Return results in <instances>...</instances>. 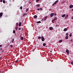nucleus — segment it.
<instances>
[{
  "mask_svg": "<svg viewBox=\"0 0 73 73\" xmlns=\"http://www.w3.org/2000/svg\"><path fill=\"white\" fill-rule=\"evenodd\" d=\"M54 15V14L53 13H52L50 15V17H53Z\"/></svg>",
  "mask_w": 73,
  "mask_h": 73,
  "instance_id": "3",
  "label": "nucleus"
},
{
  "mask_svg": "<svg viewBox=\"0 0 73 73\" xmlns=\"http://www.w3.org/2000/svg\"><path fill=\"white\" fill-rule=\"evenodd\" d=\"M3 3L4 4H5V0H3Z\"/></svg>",
  "mask_w": 73,
  "mask_h": 73,
  "instance_id": "24",
  "label": "nucleus"
},
{
  "mask_svg": "<svg viewBox=\"0 0 73 73\" xmlns=\"http://www.w3.org/2000/svg\"><path fill=\"white\" fill-rule=\"evenodd\" d=\"M34 18H35V19H37V16L36 15H35L33 17Z\"/></svg>",
  "mask_w": 73,
  "mask_h": 73,
  "instance_id": "5",
  "label": "nucleus"
},
{
  "mask_svg": "<svg viewBox=\"0 0 73 73\" xmlns=\"http://www.w3.org/2000/svg\"><path fill=\"white\" fill-rule=\"evenodd\" d=\"M40 5H36V7H40Z\"/></svg>",
  "mask_w": 73,
  "mask_h": 73,
  "instance_id": "17",
  "label": "nucleus"
},
{
  "mask_svg": "<svg viewBox=\"0 0 73 73\" xmlns=\"http://www.w3.org/2000/svg\"><path fill=\"white\" fill-rule=\"evenodd\" d=\"M15 29L16 31H17V29H18V27H15Z\"/></svg>",
  "mask_w": 73,
  "mask_h": 73,
  "instance_id": "14",
  "label": "nucleus"
},
{
  "mask_svg": "<svg viewBox=\"0 0 73 73\" xmlns=\"http://www.w3.org/2000/svg\"><path fill=\"white\" fill-rule=\"evenodd\" d=\"M41 38L42 41H45V38H44L43 36H42L41 37Z\"/></svg>",
  "mask_w": 73,
  "mask_h": 73,
  "instance_id": "1",
  "label": "nucleus"
},
{
  "mask_svg": "<svg viewBox=\"0 0 73 73\" xmlns=\"http://www.w3.org/2000/svg\"><path fill=\"white\" fill-rule=\"evenodd\" d=\"M19 61L18 60H16L15 61V63H16L17 62Z\"/></svg>",
  "mask_w": 73,
  "mask_h": 73,
  "instance_id": "38",
  "label": "nucleus"
},
{
  "mask_svg": "<svg viewBox=\"0 0 73 73\" xmlns=\"http://www.w3.org/2000/svg\"><path fill=\"white\" fill-rule=\"evenodd\" d=\"M33 1V0H32Z\"/></svg>",
  "mask_w": 73,
  "mask_h": 73,
  "instance_id": "52",
  "label": "nucleus"
},
{
  "mask_svg": "<svg viewBox=\"0 0 73 73\" xmlns=\"http://www.w3.org/2000/svg\"><path fill=\"white\" fill-rule=\"evenodd\" d=\"M0 56H1V54H0Z\"/></svg>",
  "mask_w": 73,
  "mask_h": 73,
  "instance_id": "51",
  "label": "nucleus"
},
{
  "mask_svg": "<svg viewBox=\"0 0 73 73\" xmlns=\"http://www.w3.org/2000/svg\"><path fill=\"white\" fill-rule=\"evenodd\" d=\"M50 30H52V29H53V28L52 27H50L49 28Z\"/></svg>",
  "mask_w": 73,
  "mask_h": 73,
  "instance_id": "10",
  "label": "nucleus"
},
{
  "mask_svg": "<svg viewBox=\"0 0 73 73\" xmlns=\"http://www.w3.org/2000/svg\"><path fill=\"white\" fill-rule=\"evenodd\" d=\"M18 30H19V31H20V30H21V28L20 27L19 28V29H18Z\"/></svg>",
  "mask_w": 73,
  "mask_h": 73,
  "instance_id": "34",
  "label": "nucleus"
},
{
  "mask_svg": "<svg viewBox=\"0 0 73 73\" xmlns=\"http://www.w3.org/2000/svg\"><path fill=\"white\" fill-rule=\"evenodd\" d=\"M68 35H69V34H68V33H66V35H67V36H68Z\"/></svg>",
  "mask_w": 73,
  "mask_h": 73,
  "instance_id": "39",
  "label": "nucleus"
},
{
  "mask_svg": "<svg viewBox=\"0 0 73 73\" xmlns=\"http://www.w3.org/2000/svg\"><path fill=\"white\" fill-rule=\"evenodd\" d=\"M40 38H41V36H39L38 37V39H40Z\"/></svg>",
  "mask_w": 73,
  "mask_h": 73,
  "instance_id": "23",
  "label": "nucleus"
},
{
  "mask_svg": "<svg viewBox=\"0 0 73 73\" xmlns=\"http://www.w3.org/2000/svg\"><path fill=\"white\" fill-rule=\"evenodd\" d=\"M66 31H67V29L66 28H65L64 30V32H65Z\"/></svg>",
  "mask_w": 73,
  "mask_h": 73,
  "instance_id": "11",
  "label": "nucleus"
},
{
  "mask_svg": "<svg viewBox=\"0 0 73 73\" xmlns=\"http://www.w3.org/2000/svg\"><path fill=\"white\" fill-rule=\"evenodd\" d=\"M29 10H28V9H26V12H28V11Z\"/></svg>",
  "mask_w": 73,
  "mask_h": 73,
  "instance_id": "28",
  "label": "nucleus"
},
{
  "mask_svg": "<svg viewBox=\"0 0 73 73\" xmlns=\"http://www.w3.org/2000/svg\"><path fill=\"white\" fill-rule=\"evenodd\" d=\"M55 4H56V3H55V2H54V4H53L52 5V6H53V5H55Z\"/></svg>",
  "mask_w": 73,
  "mask_h": 73,
  "instance_id": "31",
  "label": "nucleus"
},
{
  "mask_svg": "<svg viewBox=\"0 0 73 73\" xmlns=\"http://www.w3.org/2000/svg\"><path fill=\"white\" fill-rule=\"evenodd\" d=\"M37 10H38V11H40V9H37Z\"/></svg>",
  "mask_w": 73,
  "mask_h": 73,
  "instance_id": "45",
  "label": "nucleus"
},
{
  "mask_svg": "<svg viewBox=\"0 0 73 73\" xmlns=\"http://www.w3.org/2000/svg\"><path fill=\"white\" fill-rule=\"evenodd\" d=\"M31 3H32V2H29V4H31Z\"/></svg>",
  "mask_w": 73,
  "mask_h": 73,
  "instance_id": "47",
  "label": "nucleus"
},
{
  "mask_svg": "<svg viewBox=\"0 0 73 73\" xmlns=\"http://www.w3.org/2000/svg\"><path fill=\"white\" fill-rule=\"evenodd\" d=\"M11 48H13V45L11 44Z\"/></svg>",
  "mask_w": 73,
  "mask_h": 73,
  "instance_id": "30",
  "label": "nucleus"
},
{
  "mask_svg": "<svg viewBox=\"0 0 73 73\" xmlns=\"http://www.w3.org/2000/svg\"><path fill=\"white\" fill-rule=\"evenodd\" d=\"M65 3V1H63L62 2V4H64V3Z\"/></svg>",
  "mask_w": 73,
  "mask_h": 73,
  "instance_id": "27",
  "label": "nucleus"
},
{
  "mask_svg": "<svg viewBox=\"0 0 73 73\" xmlns=\"http://www.w3.org/2000/svg\"><path fill=\"white\" fill-rule=\"evenodd\" d=\"M2 16H3V13H0V17H2Z\"/></svg>",
  "mask_w": 73,
  "mask_h": 73,
  "instance_id": "8",
  "label": "nucleus"
},
{
  "mask_svg": "<svg viewBox=\"0 0 73 73\" xmlns=\"http://www.w3.org/2000/svg\"><path fill=\"white\" fill-rule=\"evenodd\" d=\"M20 8L21 9H23V7L22 6H21L20 7Z\"/></svg>",
  "mask_w": 73,
  "mask_h": 73,
  "instance_id": "29",
  "label": "nucleus"
},
{
  "mask_svg": "<svg viewBox=\"0 0 73 73\" xmlns=\"http://www.w3.org/2000/svg\"><path fill=\"white\" fill-rule=\"evenodd\" d=\"M40 11H42V8H40Z\"/></svg>",
  "mask_w": 73,
  "mask_h": 73,
  "instance_id": "40",
  "label": "nucleus"
},
{
  "mask_svg": "<svg viewBox=\"0 0 73 73\" xmlns=\"http://www.w3.org/2000/svg\"><path fill=\"white\" fill-rule=\"evenodd\" d=\"M66 52L67 53V54H68V55H69V50L68 49L66 50Z\"/></svg>",
  "mask_w": 73,
  "mask_h": 73,
  "instance_id": "2",
  "label": "nucleus"
},
{
  "mask_svg": "<svg viewBox=\"0 0 73 73\" xmlns=\"http://www.w3.org/2000/svg\"><path fill=\"white\" fill-rule=\"evenodd\" d=\"M66 39H68V36H66L65 37Z\"/></svg>",
  "mask_w": 73,
  "mask_h": 73,
  "instance_id": "21",
  "label": "nucleus"
},
{
  "mask_svg": "<svg viewBox=\"0 0 73 73\" xmlns=\"http://www.w3.org/2000/svg\"><path fill=\"white\" fill-rule=\"evenodd\" d=\"M40 0H36V3H38V1H39Z\"/></svg>",
  "mask_w": 73,
  "mask_h": 73,
  "instance_id": "32",
  "label": "nucleus"
},
{
  "mask_svg": "<svg viewBox=\"0 0 73 73\" xmlns=\"http://www.w3.org/2000/svg\"><path fill=\"white\" fill-rule=\"evenodd\" d=\"M15 33H16V31H15V30H13V33H14V34H15Z\"/></svg>",
  "mask_w": 73,
  "mask_h": 73,
  "instance_id": "19",
  "label": "nucleus"
},
{
  "mask_svg": "<svg viewBox=\"0 0 73 73\" xmlns=\"http://www.w3.org/2000/svg\"><path fill=\"white\" fill-rule=\"evenodd\" d=\"M0 2H3V0H0Z\"/></svg>",
  "mask_w": 73,
  "mask_h": 73,
  "instance_id": "42",
  "label": "nucleus"
},
{
  "mask_svg": "<svg viewBox=\"0 0 73 73\" xmlns=\"http://www.w3.org/2000/svg\"><path fill=\"white\" fill-rule=\"evenodd\" d=\"M73 41V40L72 39H71L70 41Z\"/></svg>",
  "mask_w": 73,
  "mask_h": 73,
  "instance_id": "46",
  "label": "nucleus"
},
{
  "mask_svg": "<svg viewBox=\"0 0 73 73\" xmlns=\"http://www.w3.org/2000/svg\"><path fill=\"white\" fill-rule=\"evenodd\" d=\"M62 40H59V42H62Z\"/></svg>",
  "mask_w": 73,
  "mask_h": 73,
  "instance_id": "22",
  "label": "nucleus"
},
{
  "mask_svg": "<svg viewBox=\"0 0 73 73\" xmlns=\"http://www.w3.org/2000/svg\"><path fill=\"white\" fill-rule=\"evenodd\" d=\"M57 17H54V20H57Z\"/></svg>",
  "mask_w": 73,
  "mask_h": 73,
  "instance_id": "25",
  "label": "nucleus"
},
{
  "mask_svg": "<svg viewBox=\"0 0 73 73\" xmlns=\"http://www.w3.org/2000/svg\"><path fill=\"white\" fill-rule=\"evenodd\" d=\"M50 52H52V51H50Z\"/></svg>",
  "mask_w": 73,
  "mask_h": 73,
  "instance_id": "50",
  "label": "nucleus"
},
{
  "mask_svg": "<svg viewBox=\"0 0 73 73\" xmlns=\"http://www.w3.org/2000/svg\"><path fill=\"white\" fill-rule=\"evenodd\" d=\"M54 15L55 16H56V15H57V14L56 13L54 14Z\"/></svg>",
  "mask_w": 73,
  "mask_h": 73,
  "instance_id": "43",
  "label": "nucleus"
},
{
  "mask_svg": "<svg viewBox=\"0 0 73 73\" xmlns=\"http://www.w3.org/2000/svg\"><path fill=\"white\" fill-rule=\"evenodd\" d=\"M14 39H12V43H13V42H14Z\"/></svg>",
  "mask_w": 73,
  "mask_h": 73,
  "instance_id": "20",
  "label": "nucleus"
},
{
  "mask_svg": "<svg viewBox=\"0 0 73 73\" xmlns=\"http://www.w3.org/2000/svg\"><path fill=\"white\" fill-rule=\"evenodd\" d=\"M21 25V22H20L19 24V26L20 27Z\"/></svg>",
  "mask_w": 73,
  "mask_h": 73,
  "instance_id": "12",
  "label": "nucleus"
},
{
  "mask_svg": "<svg viewBox=\"0 0 73 73\" xmlns=\"http://www.w3.org/2000/svg\"><path fill=\"white\" fill-rule=\"evenodd\" d=\"M65 16H66L65 14H64L62 15V17H65Z\"/></svg>",
  "mask_w": 73,
  "mask_h": 73,
  "instance_id": "13",
  "label": "nucleus"
},
{
  "mask_svg": "<svg viewBox=\"0 0 73 73\" xmlns=\"http://www.w3.org/2000/svg\"><path fill=\"white\" fill-rule=\"evenodd\" d=\"M68 17V15H66V16L65 17V19H66Z\"/></svg>",
  "mask_w": 73,
  "mask_h": 73,
  "instance_id": "6",
  "label": "nucleus"
},
{
  "mask_svg": "<svg viewBox=\"0 0 73 73\" xmlns=\"http://www.w3.org/2000/svg\"><path fill=\"white\" fill-rule=\"evenodd\" d=\"M43 46H46V43H43Z\"/></svg>",
  "mask_w": 73,
  "mask_h": 73,
  "instance_id": "16",
  "label": "nucleus"
},
{
  "mask_svg": "<svg viewBox=\"0 0 73 73\" xmlns=\"http://www.w3.org/2000/svg\"><path fill=\"white\" fill-rule=\"evenodd\" d=\"M71 64H72V65H73V61L72 62H71Z\"/></svg>",
  "mask_w": 73,
  "mask_h": 73,
  "instance_id": "36",
  "label": "nucleus"
},
{
  "mask_svg": "<svg viewBox=\"0 0 73 73\" xmlns=\"http://www.w3.org/2000/svg\"><path fill=\"white\" fill-rule=\"evenodd\" d=\"M21 29H22L23 31V30H24V29H23V27H22Z\"/></svg>",
  "mask_w": 73,
  "mask_h": 73,
  "instance_id": "41",
  "label": "nucleus"
},
{
  "mask_svg": "<svg viewBox=\"0 0 73 73\" xmlns=\"http://www.w3.org/2000/svg\"><path fill=\"white\" fill-rule=\"evenodd\" d=\"M58 2V0H57L55 2V4H56V3H57Z\"/></svg>",
  "mask_w": 73,
  "mask_h": 73,
  "instance_id": "15",
  "label": "nucleus"
},
{
  "mask_svg": "<svg viewBox=\"0 0 73 73\" xmlns=\"http://www.w3.org/2000/svg\"><path fill=\"white\" fill-rule=\"evenodd\" d=\"M41 23V21H39L37 22V23Z\"/></svg>",
  "mask_w": 73,
  "mask_h": 73,
  "instance_id": "26",
  "label": "nucleus"
},
{
  "mask_svg": "<svg viewBox=\"0 0 73 73\" xmlns=\"http://www.w3.org/2000/svg\"><path fill=\"white\" fill-rule=\"evenodd\" d=\"M27 15V13H24L23 15V16H25V15Z\"/></svg>",
  "mask_w": 73,
  "mask_h": 73,
  "instance_id": "18",
  "label": "nucleus"
},
{
  "mask_svg": "<svg viewBox=\"0 0 73 73\" xmlns=\"http://www.w3.org/2000/svg\"><path fill=\"white\" fill-rule=\"evenodd\" d=\"M49 10L50 11V10H51V9H49Z\"/></svg>",
  "mask_w": 73,
  "mask_h": 73,
  "instance_id": "48",
  "label": "nucleus"
},
{
  "mask_svg": "<svg viewBox=\"0 0 73 73\" xmlns=\"http://www.w3.org/2000/svg\"><path fill=\"white\" fill-rule=\"evenodd\" d=\"M2 45H0V47H1L2 46Z\"/></svg>",
  "mask_w": 73,
  "mask_h": 73,
  "instance_id": "44",
  "label": "nucleus"
},
{
  "mask_svg": "<svg viewBox=\"0 0 73 73\" xmlns=\"http://www.w3.org/2000/svg\"><path fill=\"white\" fill-rule=\"evenodd\" d=\"M69 7L70 8H72V7H73V5H70V6Z\"/></svg>",
  "mask_w": 73,
  "mask_h": 73,
  "instance_id": "7",
  "label": "nucleus"
},
{
  "mask_svg": "<svg viewBox=\"0 0 73 73\" xmlns=\"http://www.w3.org/2000/svg\"><path fill=\"white\" fill-rule=\"evenodd\" d=\"M20 39L21 40H24V37L23 36H21Z\"/></svg>",
  "mask_w": 73,
  "mask_h": 73,
  "instance_id": "4",
  "label": "nucleus"
},
{
  "mask_svg": "<svg viewBox=\"0 0 73 73\" xmlns=\"http://www.w3.org/2000/svg\"><path fill=\"white\" fill-rule=\"evenodd\" d=\"M16 25H17V26H18V25H19V24H18V23H16Z\"/></svg>",
  "mask_w": 73,
  "mask_h": 73,
  "instance_id": "37",
  "label": "nucleus"
},
{
  "mask_svg": "<svg viewBox=\"0 0 73 73\" xmlns=\"http://www.w3.org/2000/svg\"><path fill=\"white\" fill-rule=\"evenodd\" d=\"M72 11H73V9H72Z\"/></svg>",
  "mask_w": 73,
  "mask_h": 73,
  "instance_id": "49",
  "label": "nucleus"
},
{
  "mask_svg": "<svg viewBox=\"0 0 73 73\" xmlns=\"http://www.w3.org/2000/svg\"><path fill=\"white\" fill-rule=\"evenodd\" d=\"M69 35H70V37H72V33L70 34Z\"/></svg>",
  "mask_w": 73,
  "mask_h": 73,
  "instance_id": "35",
  "label": "nucleus"
},
{
  "mask_svg": "<svg viewBox=\"0 0 73 73\" xmlns=\"http://www.w3.org/2000/svg\"><path fill=\"white\" fill-rule=\"evenodd\" d=\"M47 18H48V17H44V21H45V20H46V19H47Z\"/></svg>",
  "mask_w": 73,
  "mask_h": 73,
  "instance_id": "9",
  "label": "nucleus"
},
{
  "mask_svg": "<svg viewBox=\"0 0 73 73\" xmlns=\"http://www.w3.org/2000/svg\"><path fill=\"white\" fill-rule=\"evenodd\" d=\"M52 23H53V22H54V20H52Z\"/></svg>",
  "mask_w": 73,
  "mask_h": 73,
  "instance_id": "33",
  "label": "nucleus"
}]
</instances>
